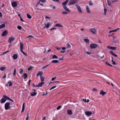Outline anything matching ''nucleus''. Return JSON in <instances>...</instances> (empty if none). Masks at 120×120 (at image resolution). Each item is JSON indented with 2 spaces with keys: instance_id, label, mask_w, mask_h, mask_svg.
I'll use <instances>...</instances> for the list:
<instances>
[{
  "instance_id": "obj_20",
  "label": "nucleus",
  "mask_w": 120,
  "mask_h": 120,
  "mask_svg": "<svg viewBox=\"0 0 120 120\" xmlns=\"http://www.w3.org/2000/svg\"><path fill=\"white\" fill-rule=\"evenodd\" d=\"M43 72L42 71H39L37 75V76H38L40 75L41 76H42V75L43 74Z\"/></svg>"
},
{
  "instance_id": "obj_24",
  "label": "nucleus",
  "mask_w": 120,
  "mask_h": 120,
  "mask_svg": "<svg viewBox=\"0 0 120 120\" xmlns=\"http://www.w3.org/2000/svg\"><path fill=\"white\" fill-rule=\"evenodd\" d=\"M86 9L88 13H90V11L88 6H87L86 7Z\"/></svg>"
},
{
  "instance_id": "obj_35",
  "label": "nucleus",
  "mask_w": 120,
  "mask_h": 120,
  "mask_svg": "<svg viewBox=\"0 0 120 120\" xmlns=\"http://www.w3.org/2000/svg\"><path fill=\"white\" fill-rule=\"evenodd\" d=\"M8 83L9 84V86H11L12 85V83L11 81L8 82Z\"/></svg>"
},
{
  "instance_id": "obj_56",
  "label": "nucleus",
  "mask_w": 120,
  "mask_h": 120,
  "mask_svg": "<svg viewBox=\"0 0 120 120\" xmlns=\"http://www.w3.org/2000/svg\"><path fill=\"white\" fill-rule=\"evenodd\" d=\"M105 63H106V64H107V65H109V66H112L111 65H110V64H108V63H107V62H105Z\"/></svg>"
},
{
  "instance_id": "obj_29",
  "label": "nucleus",
  "mask_w": 120,
  "mask_h": 120,
  "mask_svg": "<svg viewBox=\"0 0 120 120\" xmlns=\"http://www.w3.org/2000/svg\"><path fill=\"white\" fill-rule=\"evenodd\" d=\"M52 62L55 63H57L59 62V61L57 60H53L52 61Z\"/></svg>"
},
{
  "instance_id": "obj_31",
  "label": "nucleus",
  "mask_w": 120,
  "mask_h": 120,
  "mask_svg": "<svg viewBox=\"0 0 120 120\" xmlns=\"http://www.w3.org/2000/svg\"><path fill=\"white\" fill-rule=\"evenodd\" d=\"M52 58L53 59H58V57L56 55H54L52 56Z\"/></svg>"
},
{
  "instance_id": "obj_60",
  "label": "nucleus",
  "mask_w": 120,
  "mask_h": 120,
  "mask_svg": "<svg viewBox=\"0 0 120 120\" xmlns=\"http://www.w3.org/2000/svg\"><path fill=\"white\" fill-rule=\"evenodd\" d=\"M56 48L57 49H58V50H60L61 49V48H59L58 47L57 48V47H56Z\"/></svg>"
},
{
  "instance_id": "obj_26",
  "label": "nucleus",
  "mask_w": 120,
  "mask_h": 120,
  "mask_svg": "<svg viewBox=\"0 0 120 120\" xmlns=\"http://www.w3.org/2000/svg\"><path fill=\"white\" fill-rule=\"evenodd\" d=\"M6 69V68L4 67H2L0 68V70L1 71H4Z\"/></svg>"
},
{
  "instance_id": "obj_19",
  "label": "nucleus",
  "mask_w": 120,
  "mask_h": 120,
  "mask_svg": "<svg viewBox=\"0 0 120 120\" xmlns=\"http://www.w3.org/2000/svg\"><path fill=\"white\" fill-rule=\"evenodd\" d=\"M106 94V92H105L103 91L102 90H101L100 93V94L102 95L103 96L104 95Z\"/></svg>"
},
{
  "instance_id": "obj_14",
  "label": "nucleus",
  "mask_w": 120,
  "mask_h": 120,
  "mask_svg": "<svg viewBox=\"0 0 120 120\" xmlns=\"http://www.w3.org/2000/svg\"><path fill=\"white\" fill-rule=\"evenodd\" d=\"M64 10L68 12H70L71 11L66 6H64L63 7Z\"/></svg>"
},
{
  "instance_id": "obj_58",
  "label": "nucleus",
  "mask_w": 120,
  "mask_h": 120,
  "mask_svg": "<svg viewBox=\"0 0 120 120\" xmlns=\"http://www.w3.org/2000/svg\"><path fill=\"white\" fill-rule=\"evenodd\" d=\"M29 37H31L32 38H33L34 37L32 36L29 35V37L27 38H28Z\"/></svg>"
},
{
  "instance_id": "obj_17",
  "label": "nucleus",
  "mask_w": 120,
  "mask_h": 120,
  "mask_svg": "<svg viewBox=\"0 0 120 120\" xmlns=\"http://www.w3.org/2000/svg\"><path fill=\"white\" fill-rule=\"evenodd\" d=\"M69 0H66L64 2L62 3V6L63 7L64 6H66V5L67 3L68 2Z\"/></svg>"
},
{
  "instance_id": "obj_21",
  "label": "nucleus",
  "mask_w": 120,
  "mask_h": 120,
  "mask_svg": "<svg viewBox=\"0 0 120 120\" xmlns=\"http://www.w3.org/2000/svg\"><path fill=\"white\" fill-rule=\"evenodd\" d=\"M18 57V55L17 54H14L13 56V57L14 60L16 59Z\"/></svg>"
},
{
  "instance_id": "obj_7",
  "label": "nucleus",
  "mask_w": 120,
  "mask_h": 120,
  "mask_svg": "<svg viewBox=\"0 0 120 120\" xmlns=\"http://www.w3.org/2000/svg\"><path fill=\"white\" fill-rule=\"evenodd\" d=\"M15 38L13 37H11L8 39V41H9V43H11V42L14 41Z\"/></svg>"
},
{
  "instance_id": "obj_25",
  "label": "nucleus",
  "mask_w": 120,
  "mask_h": 120,
  "mask_svg": "<svg viewBox=\"0 0 120 120\" xmlns=\"http://www.w3.org/2000/svg\"><path fill=\"white\" fill-rule=\"evenodd\" d=\"M24 79H25L27 77V75L26 73H24L23 76Z\"/></svg>"
},
{
  "instance_id": "obj_55",
  "label": "nucleus",
  "mask_w": 120,
  "mask_h": 120,
  "mask_svg": "<svg viewBox=\"0 0 120 120\" xmlns=\"http://www.w3.org/2000/svg\"><path fill=\"white\" fill-rule=\"evenodd\" d=\"M83 101L85 102H86V99H83Z\"/></svg>"
},
{
  "instance_id": "obj_34",
  "label": "nucleus",
  "mask_w": 120,
  "mask_h": 120,
  "mask_svg": "<svg viewBox=\"0 0 120 120\" xmlns=\"http://www.w3.org/2000/svg\"><path fill=\"white\" fill-rule=\"evenodd\" d=\"M41 79V82H43L44 80V78L42 76H41L40 77Z\"/></svg>"
},
{
  "instance_id": "obj_38",
  "label": "nucleus",
  "mask_w": 120,
  "mask_h": 120,
  "mask_svg": "<svg viewBox=\"0 0 120 120\" xmlns=\"http://www.w3.org/2000/svg\"><path fill=\"white\" fill-rule=\"evenodd\" d=\"M23 72V70L22 69H20L19 70V73L20 74H22Z\"/></svg>"
},
{
  "instance_id": "obj_16",
  "label": "nucleus",
  "mask_w": 120,
  "mask_h": 120,
  "mask_svg": "<svg viewBox=\"0 0 120 120\" xmlns=\"http://www.w3.org/2000/svg\"><path fill=\"white\" fill-rule=\"evenodd\" d=\"M44 84L45 83L43 82H41L39 83L38 85H37L36 86H37V87H39L42 86V84Z\"/></svg>"
},
{
  "instance_id": "obj_28",
  "label": "nucleus",
  "mask_w": 120,
  "mask_h": 120,
  "mask_svg": "<svg viewBox=\"0 0 120 120\" xmlns=\"http://www.w3.org/2000/svg\"><path fill=\"white\" fill-rule=\"evenodd\" d=\"M25 105V103H24L23 104V105H22V111L21 112H23L24 111V107H25V105Z\"/></svg>"
},
{
  "instance_id": "obj_51",
  "label": "nucleus",
  "mask_w": 120,
  "mask_h": 120,
  "mask_svg": "<svg viewBox=\"0 0 120 120\" xmlns=\"http://www.w3.org/2000/svg\"><path fill=\"white\" fill-rule=\"evenodd\" d=\"M86 53L88 55H90L91 54V52H87Z\"/></svg>"
},
{
  "instance_id": "obj_46",
  "label": "nucleus",
  "mask_w": 120,
  "mask_h": 120,
  "mask_svg": "<svg viewBox=\"0 0 120 120\" xmlns=\"http://www.w3.org/2000/svg\"><path fill=\"white\" fill-rule=\"evenodd\" d=\"M119 28H118L116 29L113 30V32H116V31L118 30H119Z\"/></svg>"
},
{
  "instance_id": "obj_4",
  "label": "nucleus",
  "mask_w": 120,
  "mask_h": 120,
  "mask_svg": "<svg viewBox=\"0 0 120 120\" xmlns=\"http://www.w3.org/2000/svg\"><path fill=\"white\" fill-rule=\"evenodd\" d=\"M8 33V31L6 30H5L3 32V33L1 34V35L2 37L6 36Z\"/></svg>"
},
{
  "instance_id": "obj_8",
  "label": "nucleus",
  "mask_w": 120,
  "mask_h": 120,
  "mask_svg": "<svg viewBox=\"0 0 120 120\" xmlns=\"http://www.w3.org/2000/svg\"><path fill=\"white\" fill-rule=\"evenodd\" d=\"M76 6L77 8V9L80 13H81L82 12V11L81 8L80 6L77 5H76Z\"/></svg>"
},
{
  "instance_id": "obj_40",
  "label": "nucleus",
  "mask_w": 120,
  "mask_h": 120,
  "mask_svg": "<svg viewBox=\"0 0 120 120\" xmlns=\"http://www.w3.org/2000/svg\"><path fill=\"white\" fill-rule=\"evenodd\" d=\"M67 49L70 48L71 47V45L69 43L68 44H67Z\"/></svg>"
},
{
  "instance_id": "obj_36",
  "label": "nucleus",
  "mask_w": 120,
  "mask_h": 120,
  "mask_svg": "<svg viewBox=\"0 0 120 120\" xmlns=\"http://www.w3.org/2000/svg\"><path fill=\"white\" fill-rule=\"evenodd\" d=\"M16 70L15 69L14 70V72L13 73V74L14 75H16Z\"/></svg>"
},
{
  "instance_id": "obj_27",
  "label": "nucleus",
  "mask_w": 120,
  "mask_h": 120,
  "mask_svg": "<svg viewBox=\"0 0 120 120\" xmlns=\"http://www.w3.org/2000/svg\"><path fill=\"white\" fill-rule=\"evenodd\" d=\"M5 26V24H3L2 25L0 26V29L4 27Z\"/></svg>"
},
{
  "instance_id": "obj_57",
  "label": "nucleus",
  "mask_w": 120,
  "mask_h": 120,
  "mask_svg": "<svg viewBox=\"0 0 120 120\" xmlns=\"http://www.w3.org/2000/svg\"><path fill=\"white\" fill-rule=\"evenodd\" d=\"M118 0H113V3H114L115 2H118Z\"/></svg>"
},
{
  "instance_id": "obj_23",
  "label": "nucleus",
  "mask_w": 120,
  "mask_h": 120,
  "mask_svg": "<svg viewBox=\"0 0 120 120\" xmlns=\"http://www.w3.org/2000/svg\"><path fill=\"white\" fill-rule=\"evenodd\" d=\"M55 26H58L59 27H63V26L62 25H61L60 24H56L55 25Z\"/></svg>"
},
{
  "instance_id": "obj_44",
  "label": "nucleus",
  "mask_w": 120,
  "mask_h": 120,
  "mask_svg": "<svg viewBox=\"0 0 120 120\" xmlns=\"http://www.w3.org/2000/svg\"><path fill=\"white\" fill-rule=\"evenodd\" d=\"M108 4L110 6H111V2L109 0H107Z\"/></svg>"
},
{
  "instance_id": "obj_53",
  "label": "nucleus",
  "mask_w": 120,
  "mask_h": 120,
  "mask_svg": "<svg viewBox=\"0 0 120 120\" xmlns=\"http://www.w3.org/2000/svg\"><path fill=\"white\" fill-rule=\"evenodd\" d=\"M113 56H114L115 57H117L118 56L116 54L113 53Z\"/></svg>"
},
{
  "instance_id": "obj_11",
  "label": "nucleus",
  "mask_w": 120,
  "mask_h": 120,
  "mask_svg": "<svg viewBox=\"0 0 120 120\" xmlns=\"http://www.w3.org/2000/svg\"><path fill=\"white\" fill-rule=\"evenodd\" d=\"M85 113L86 115L88 116H90L92 114L91 112L88 111L85 112Z\"/></svg>"
},
{
  "instance_id": "obj_62",
  "label": "nucleus",
  "mask_w": 120,
  "mask_h": 120,
  "mask_svg": "<svg viewBox=\"0 0 120 120\" xmlns=\"http://www.w3.org/2000/svg\"><path fill=\"white\" fill-rule=\"evenodd\" d=\"M45 18L48 19H50L51 18V17H49L47 16H46L45 17Z\"/></svg>"
},
{
  "instance_id": "obj_18",
  "label": "nucleus",
  "mask_w": 120,
  "mask_h": 120,
  "mask_svg": "<svg viewBox=\"0 0 120 120\" xmlns=\"http://www.w3.org/2000/svg\"><path fill=\"white\" fill-rule=\"evenodd\" d=\"M44 25H45V26H44L43 27V29L46 28H48L49 26L50 25L49 23L47 24H46L45 23H44Z\"/></svg>"
},
{
  "instance_id": "obj_52",
  "label": "nucleus",
  "mask_w": 120,
  "mask_h": 120,
  "mask_svg": "<svg viewBox=\"0 0 120 120\" xmlns=\"http://www.w3.org/2000/svg\"><path fill=\"white\" fill-rule=\"evenodd\" d=\"M63 57H62V58H60L59 59V60H63Z\"/></svg>"
},
{
  "instance_id": "obj_63",
  "label": "nucleus",
  "mask_w": 120,
  "mask_h": 120,
  "mask_svg": "<svg viewBox=\"0 0 120 120\" xmlns=\"http://www.w3.org/2000/svg\"><path fill=\"white\" fill-rule=\"evenodd\" d=\"M116 47H113V50H115L116 49Z\"/></svg>"
},
{
  "instance_id": "obj_15",
  "label": "nucleus",
  "mask_w": 120,
  "mask_h": 120,
  "mask_svg": "<svg viewBox=\"0 0 120 120\" xmlns=\"http://www.w3.org/2000/svg\"><path fill=\"white\" fill-rule=\"evenodd\" d=\"M67 114L69 115H71L72 114V111L71 110V109H68L67 110Z\"/></svg>"
},
{
  "instance_id": "obj_10",
  "label": "nucleus",
  "mask_w": 120,
  "mask_h": 120,
  "mask_svg": "<svg viewBox=\"0 0 120 120\" xmlns=\"http://www.w3.org/2000/svg\"><path fill=\"white\" fill-rule=\"evenodd\" d=\"M3 96L4 98L5 99H6V100L7 99H8L9 100L11 101L12 102H13V101L9 97L5 95H3Z\"/></svg>"
},
{
  "instance_id": "obj_3",
  "label": "nucleus",
  "mask_w": 120,
  "mask_h": 120,
  "mask_svg": "<svg viewBox=\"0 0 120 120\" xmlns=\"http://www.w3.org/2000/svg\"><path fill=\"white\" fill-rule=\"evenodd\" d=\"M79 1L78 0H71L69 2V5H70L74 4Z\"/></svg>"
},
{
  "instance_id": "obj_33",
  "label": "nucleus",
  "mask_w": 120,
  "mask_h": 120,
  "mask_svg": "<svg viewBox=\"0 0 120 120\" xmlns=\"http://www.w3.org/2000/svg\"><path fill=\"white\" fill-rule=\"evenodd\" d=\"M62 14L64 15H66L68 14V13L67 12L64 11L62 12Z\"/></svg>"
},
{
  "instance_id": "obj_61",
  "label": "nucleus",
  "mask_w": 120,
  "mask_h": 120,
  "mask_svg": "<svg viewBox=\"0 0 120 120\" xmlns=\"http://www.w3.org/2000/svg\"><path fill=\"white\" fill-rule=\"evenodd\" d=\"M43 93V96H44V95H46L48 94L47 92H46V93L45 94L44 93Z\"/></svg>"
},
{
  "instance_id": "obj_43",
  "label": "nucleus",
  "mask_w": 120,
  "mask_h": 120,
  "mask_svg": "<svg viewBox=\"0 0 120 120\" xmlns=\"http://www.w3.org/2000/svg\"><path fill=\"white\" fill-rule=\"evenodd\" d=\"M18 29L19 30H21L22 28V27L20 26H19L17 27Z\"/></svg>"
},
{
  "instance_id": "obj_37",
  "label": "nucleus",
  "mask_w": 120,
  "mask_h": 120,
  "mask_svg": "<svg viewBox=\"0 0 120 120\" xmlns=\"http://www.w3.org/2000/svg\"><path fill=\"white\" fill-rule=\"evenodd\" d=\"M107 10L105 8L104 9V14L105 15H106V13L107 12Z\"/></svg>"
},
{
  "instance_id": "obj_50",
  "label": "nucleus",
  "mask_w": 120,
  "mask_h": 120,
  "mask_svg": "<svg viewBox=\"0 0 120 120\" xmlns=\"http://www.w3.org/2000/svg\"><path fill=\"white\" fill-rule=\"evenodd\" d=\"M40 4L41 3H40V2L39 1L38 2L37 4V5H36V7H37L39 5V4Z\"/></svg>"
},
{
  "instance_id": "obj_48",
  "label": "nucleus",
  "mask_w": 120,
  "mask_h": 120,
  "mask_svg": "<svg viewBox=\"0 0 120 120\" xmlns=\"http://www.w3.org/2000/svg\"><path fill=\"white\" fill-rule=\"evenodd\" d=\"M61 107V105L59 106L56 108L57 110H59Z\"/></svg>"
},
{
  "instance_id": "obj_13",
  "label": "nucleus",
  "mask_w": 120,
  "mask_h": 120,
  "mask_svg": "<svg viewBox=\"0 0 120 120\" xmlns=\"http://www.w3.org/2000/svg\"><path fill=\"white\" fill-rule=\"evenodd\" d=\"M64 10L68 12H70L71 11L66 6H64L63 7Z\"/></svg>"
},
{
  "instance_id": "obj_30",
  "label": "nucleus",
  "mask_w": 120,
  "mask_h": 120,
  "mask_svg": "<svg viewBox=\"0 0 120 120\" xmlns=\"http://www.w3.org/2000/svg\"><path fill=\"white\" fill-rule=\"evenodd\" d=\"M84 41L85 42L87 43L89 42V40L88 39H84Z\"/></svg>"
},
{
  "instance_id": "obj_32",
  "label": "nucleus",
  "mask_w": 120,
  "mask_h": 120,
  "mask_svg": "<svg viewBox=\"0 0 120 120\" xmlns=\"http://www.w3.org/2000/svg\"><path fill=\"white\" fill-rule=\"evenodd\" d=\"M27 18L29 19H31L32 18V17L28 14H27Z\"/></svg>"
},
{
  "instance_id": "obj_64",
  "label": "nucleus",
  "mask_w": 120,
  "mask_h": 120,
  "mask_svg": "<svg viewBox=\"0 0 120 120\" xmlns=\"http://www.w3.org/2000/svg\"><path fill=\"white\" fill-rule=\"evenodd\" d=\"M65 50L64 51H61L60 52L62 53H64L65 52Z\"/></svg>"
},
{
  "instance_id": "obj_45",
  "label": "nucleus",
  "mask_w": 120,
  "mask_h": 120,
  "mask_svg": "<svg viewBox=\"0 0 120 120\" xmlns=\"http://www.w3.org/2000/svg\"><path fill=\"white\" fill-rule=\"evenodd\" d=\"M49 65H50L49 64L47 65L46 66H45L42 67V69H43L45 68H46Z\"/></svg>"
},
{
  "instance_id": "obj_5",
  "label": "nucleus",
  "mask_w": 120,
  "mask_h": 120,
  "mask_svg": "<svg viewBox=\"0 0 120 120\" xmlns=\"http://www.w3.org/2000/svg\"><path fill=\"white\" fill-rule=\"evenodd\" d=\"M98 46V45L95 44H93L90 45V46L91 49H95Z\"/></svg>"
},
{
  "instance_id": "obj_42",
  "label": "nucleus",
  "mask_w": 120,
  "mask_h": 120,
  "mask_svg": "<svg viewBox=\"0 0 120 120\" xmlns=\"http://www.w3.org/2000/svg\"><path fill=\"white\" fill-rule=\"evenodd\" d=\"M107 48L109 49H112V46H107Z\"/></svg>"
},
{
  "instance_id": "obj_49",
  "label": "nucleus",
  "mask_w": 120,
  "mask_h": 120,
  "mask_svg": "<svg viewBox=\"0 0 120 120\" xmlns=\"http://www.w3.org/2000/svg\"><path fill=\"white\" fill-rule=\"evenodd\" d=\"M93 90L94 91H97V89L94 88L93 89Z\"/></svg>"
},
{
  "instance_id": "obj_12",
  "label": "nucleus",
  "mask_w": 120,
  "mask_h": 120,
  "mask_svg": "<svg viewBox=\"0 0 120 120\" xmlns=\"http://www.w3.org/2000/svg\"><path fill=\"white\" fill-rule=\"evenodd\" d=\"M6 101V99H5L4 98H2L1 100H0V102L1 103H4Z\"/></svg>"
},
{
  "instance_id": "obj_1",
  "label": "nucleus",
  "mask_w": 120,
  "mask_h": 120,
  "mask_svg": "<svg viewBox=\"0 0 120 120\" xmlns=\"http://www.w3.org/2000/svg\"><path fill=\"white\" fill-rule=\"evenodd\" d=\"M20 50L21 52L24 55L26 56H27V54L25 52H24L23 51V43L21 42L20 43Z\"/></svg>"
},
{
  "instance_id": "obj_59",
  "label": "nucleus",
  "mask_w": 120,
  "mask_h": 120,
  "mask_svg": "<svg viewBox=\"0 0 120 120\" xmlns=\"http://www.w3.org/2000/svg\"><path fill=\"white\" fill-rule=\"evenodd\" d=\"M56 29V28L55 27H53L51 29V30H55Z\"/></svg>"
},
{
  "instance_id": "obj_22",
  "label": "nucleus",
  "mask_w": 120,
  "mask_h": 120,
  "mask_svg": "<svg viewBox=\"0 0 120 120\" xmlns=\"http://www.w3.org/2000/svg\"><path fill=\"white\" fill-rule=\"evenodd\" d=\"M37 93L36 92H33L31 93V95L32 96H34L36 95Z\"/></svg>"
},
{
  "instance_id": "obj_6",
  "label": "nucleus",
  "mask_w": 120,
  "mask_h": 120,
  "mask_svg": "<svg viewBox=\"0 0 120 120\" xmlns=\"http://www.w3.org/2000/svg\"><path fill=\"white\" fill-rule=\"evenodd\" d=\"M90 31L93 34H95L97 32V30L94 28H91L90 29Z\"/></svg>"
},
{
  "instance_id": "obj_54",
  "label": "nucleus",
  "mask_w": 120,
  "mask_h": 120,
  "mask_svg": "<svg viewBox=\"0 0 120 120\" xmlns=\"http://www.w3.org/2000/svg\"><path fill=\"white\" fill-rule=\"evenodd\" d=\"M56 78V77L52 78V79L51 80L52 81L54 80Z\"/></svg>"
},
{
  "instance_id": "obj_39",
  "label": "nucleus",
  "mask_w": 120,
  "mask_h": 120,
  "mask_svg": "<svg viewBox=\"0 0 120 120\" xmlns=\"http://www.w3.org/2000/svg\"><path fill=\"white\" fill-rule=\"evenodd\" d=\"M56 86H53L50 89V90H52V89H54V88H56Z\"/></svg>"
},
{
  "instance_id": "obj_2",
  "label": "nucleus",
  "mask_w": 120,
  "mask_h": 120,
  "mask_svg": "<svg viewBox=\"0 0 120 120\" xmlns=\"http://www.w3.org/2000/svg\"><path fill=\"white\" fill-rule=\"evenodd\" d=\"M10 105V103L9 102H7L5 104L4 107L6 110H7L11 108Z\"/></svg>"
},
{
  "instance_id": "obj_47",
  "label": "nucleus",
  "mask_w": 120,
  "mask_h": 120,
  "mask_svg": "<svg viewBox=\"0 0 120 120\" xmlns=\"http://www.w3.org/2000/svg\"><path fill=\"white\" fill-rule=\"evenodd\" d=\"M32 67H30L28 68V71H30L32 69Z\"/></svg>"
},
{
  "instance_id": "obj_41",
  "label": "nucleus",
  "mask_w": 120,
  "mask_h": 120,
  "mask_svg": "<svg viewBox=\"0 0 120 120\" xmlns=\"http://www.w3.org/2000/svg\"><path fill=\"white\" fill-rule=\"evenodd\" d=\"M89 5H93V4L92 2L91 1H90L89 2Z\"/></svg>"
},
{
  "instance_id": "obj_9",
  "label": "nucleus",
  "mask_w": 120,
  "mask_h": 120,
  "mask_svg": "<svg viewBox=\"0 0 120 120\" xmlns=\"http://www.w3.org/2000/svg\"><path fill=\"white\" fill-rule=\"evenodd\" d=\"M11 5L13 7H16L17 5V2L15 1H14L11 3Z\"/></svg>"
}]
</instances>
